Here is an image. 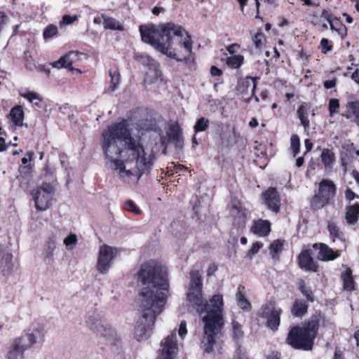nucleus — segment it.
Listing matches in <instances>:
<instances>
[{"instance_id":"53","label":"nucleus","mask_w":359,"mask_h":359,"mask_svg":"<svg viewBox=\"0 0 359 359\" xmlns=\"http://www.w3.org/2000/svg\"><path fill=\"white\" fill-rule=\"evenodd\" d=\"M299 288H300V290L302 292V293L308 299H311V291L308 289H306V287H305L304 285V281H302L299 284Z\"/></svg>"},{"instance_id":"62","label":"nucleus","mask_w":359,"mask_h":359,"mask_svg":"<svg viewBox=\"0 0 359 359\" xmlns=\"http://www.w3.org/2000/svg\"><path fill=\"white\" fill-rule=\"evenodd\" d=\"M36 69L39 72H44L45 74H46L47 75H49L50 71L49 69L46 68L45 66L43 65H39L38 67H36Z\"/></svg>"},{"instance_id":"18","label":"nucleus","mask_w":359,"mask_h":359,"mask_svg":"<svg viewBox=\"0 0 359 359\" xmlns=\"http://www.w3.org/2000/svg\"><path fill=\"white\" fill-rule=\"evenodd\" d=\"M13 255L10 252L8 247L0 244V272L3 275L8 274L13 269Z\"/></svg>"},{"instance_id":"25","label":"nucleus","mask_w":359,"mask_h":359,"mask_svg":"<svg viewBox=\"0 0 359 359\" xmlns=\"http://www.w3.org/2000/svg\"><path fill=\"white\" fill-rule=\"evenodd\" d=\"M327 230L333 242L339 241L341 244H344L345 241L344 233L334 222H328Z\"/></svg>"},{"instance_id":"5","label":"nucleus","mask_w":359,"mask_h":359,"mask_svg":"<svg viewBox=\"0 0 359 359\" xmlns=\"http://www.w3.org/2000/svg\"><path fill=\"white\" fill-rule=\"evenodd\" d=\"M318 328V318H312L311 320L304 323L302 326L292 327L288 333L287 342L297 349L311 350Z\"/></svg>"},{"instance_id":"44","label":"nucleus","mask_w":359,"mask_h":359,"mask_svg":"<svg viewBox=\"0 0 359 359\" xmlns=\"http://www.w3.org/2000/svg\"><path fill=\"white\" fill-rule=\"evenodd\" d=\"M231 324L233 337L237 339H241L243 336L241 325L236 320H233Z\"/></svg>"},{"instance_id":"50","label":"nucleus","mask_w":359,"mask_h":359,"mask_svg":"<svg viewBox=\"0 0 359 359\" xmlns=\"http://www.w3.org/2000/svg\"><path fill=\"white\" fill-rule=\"evenodd\" d=\"M262 247V244L261 243H259V242L255 243L252 245V248L248 251V256L251 257L252 255L257 253Z\"/></svg>"},{"instance_id":"48","label":"nucleus","mask_w":359,"mask_h":359,"mask_svg":"<svg viewBox=\"0 0 359 359\" xmlns=\"http://www.w3.org/2000/svg\"><path fill=\"white\" fill-rule=\"evenodd\" d=\"M178 334L182 339H184L187 334V323L185 320H182L178 329Z\"/></svg>"},{"instance_id":"8","label":"nucleus","mask_w":359,"mask_h":359,"mask_svg":"<svg viewBox=\"0 0 359 359\" xmlns=\"http://www.w3.org/2000/svg\"><path fill=\"white\" fill-rule=\"evenodd\" d=\"M45 334L43 325L39 322H33L18 338L31 348L37 342L43 340Z\"/></svg>"},{"instance_id":"54","label":"nucleus","mask_w":359,"mask_h":359,"mask_svg":"<svg viewBox=\"0 0 359 359\" xmlns=\"http://www.w3.org/2000/svg\"><path fill=\"white\" fill-rule=\"evenodd\" d=\"M256 79L257 78L256 77H248L245 80V83H247L248 85H250V83H252V89H251V92H252V94L254 95L255 93V88H256V86H257V84H256Z\"/></svg>"},{"instance_id":"52","label":"nucleus","mask_w":359,"mask_h":359,"mask_svg":"<svg viewBox=\"0 0 359 359\" xmlns=\"http://www.w3.org/2000/svg\"><path fill=\"white\" fill-rule=\"evenodd\" d=\"M329 41L327 39H323L320 41V46L322 48V52L325 53L331 50L332 46L329 44Z\"/></svg>"},{"instance_id":"57","label":"nucleus","mask_w":359,"mask_h":359,"mask_svg":"<svg viewBox=\"0 0 359 359\" xmlns=\"http://www.w3.org/2000/svg\"><path fill=\"white\" fill-rule=\"evenodd\" d=\"M239 48L240 46L238 43H233L229 45L226 49L230 53L233 54L236 53Z\"/></svg>"},{"instance_id":"1","label":"nucleus","mask_w":359,"mask_h":359,"mask_svg":"<svg viewBox=\"0 0 359 359\" xmlns=\"http://www.w3.org/2000/svg\"><path fill=\"white\" fill-rule=\"evenodd\" d=\"M102 147L106 164L117 172L120 179L136 183L143 175H148L156 159L153 149L144 147L134 138L126 120L113 123L104 130Z\"/></svg>"},{"instance_id":"15","label":"nucleus","mask_w":359,"mask_h":359,"mask_svg":"<svg viewBox=\"0 0 359 359\" xmlns=\"http://www.w3.org/2000/svg\"><path fill=\"white\" fill-rule=\"evenodd\" d=\"M30 349L18 337L11 342L6 353V359H25V352Z\"/></svg>"},{"instance_id":"36","label":"nucleus","mask_w":359,"mask_h":359,"mask_svg":"<svg viewBox=\"0 0 359 359\" xmlns=\"http://www.w3.org/2000/svg\"><path fill=\"white\" fill-rule=\"evenodd\" d=\"M298 117L301 121V123L304 127L305 130L309 128V121L308 119V111L304 106H300L297 110Z\"/></svg>"},{"instance_id":"19","label":"nucleus","mask_w":359,"mask_h":359,"mask_svg":"<svg viewBox=\"0 0 359 359\" xmlns=\"http://www.w3.org/2000/svg\"><path fill=\"white\" fill-rule=\"evenodd\" d=\"M231 215L233 218V224L238 228L245 226L247 220L246 210L239 201H233L231 208Z\"/></svg>"},{"instance_id":"29","label":"nucleus","mask_w":359,"mask_h":359,"mask_svg":"<svg viewBox=\"0 0 359 359\" xmlns=\"http://www.w3.org/2000/svg\"><path fill=\"white\" fill-rule=\"evenodd\" d=\"M11 117L13 123L15 126H22L23 125L24 111L21 106H16L11 111Z\"/></svg>"},{"instance_id":"23","label":"nucleus","mask_w":359,"mask_h":359,"mask_svg":"<svg viewBox=\"0 0 359 359\" xmlns=\"http://www.w3.org/2000/svg\"><path fill=\"white\" fill-rule=\"evenodd\" d=\"M251 231L258 236H266L271 231V224L268 220L258 219L254 222Z\"/></svg>"},{"instance_id":"46","label":"nucleus","mask_w":359,"mask_h":359,"mask_svg":"<svg viewBox=\"0 0 359 359\" xmlns=\"http://www.w3.org/2000/svg\"><path fill=\"white\" fill-rule=\"evenodd\" d=\"M125 209L128 211H130L134 212L136 215L140 214V210L139 208L135 204V203L130 200H128L125 203Z\"/></svg>"},{"instance_id":"60","label":"nucleus","mask_w":359,"mask_h":359,"mask_svg":"<svg viewBox=\"0 0 359 359\" xmlns=\"http://www.w3.org/2000/svg\"><path fill=\"white\" fill-rule=\"evenodd\" d=\"M32 155H33L32 152H27L26 154V156L22 158V163L24 165L27 164L29 161H31Z\"/></svg>"},{"instance_id":"37","label":"nucleus","mask_w":359,"mask_h":359,"mask_svg":"<svg viewBox=\"0 0 359 359\" xmlns=\"http://www.w3.org/2000/svg\"><path fill=\"white\" fill-rule=\"evenodd\" d=\"M243 62V56L241 55H235L228 57L226 64L234 69L238 68Z\"/></svg>"},{"instance_id":"58","label":"nucleus","mask_w":359,"mask_h":359,"mask_svg":"<svg viewBox=\"0 0 359 359\" xmlns=\"http://www.w3.org/2000/svg\"><path fill=\"white\" fill-rule=\"evenodd\" d=\"M210 73L212 76H220L222 74V70L215 66H212L210 69Z\"/></svg>"},{"instance_id":"34","label":"nucleus","mask_w":359,"mask_h":359,"mask_svg":"<svg viewBox=\"0 0 359 359\" xmlns=\"http://www.w3.org/2000/svg\"><path fill=\"white\" fill-rule=\"evenodd\" d=\"M330 27L332 30L336 31L339 35L344 36L346 34V27L341 24L340 20L334 17L331 22H330Z\"/></svg>"},{"instance_id":"6","label":"nucleus","mask_w":359,"mask_h":359,"mask_svg":"<svg viewBox=\"0 0 359 359\" xmlns=\"http://www.w3.org/2000/svg\"><path fill=\"white\" fill-rule=\"evenodd\" d=\"M54 192V187L52 184L43 182L32 190L30 194L35 203L36 208L39 211H45L51 205V200Z\"/></svg>"},{"instance_id":"26","label":"nucleus","mask_w":359,"mask_h":359,"mask_svg":"<svg viewBox=\"0 0 359 359\" xmlns=\"http://www.w3.org/2000/svg\"><path fill=\"white\" fill-rule=\"evenodd\" d=\"M344 289L346 291H353L355 290V281L353 280L352 270L346 267L345 271L341 273Z\"/></svg>"},{"instance_id":"59","label":"nucleus","mask_w":359,"mask_h":359,"mask_svg":"<svg viewBox=\"0 0 359 359\" xmlns=\"http://www.w3.org/2000/svg\"><path fill=\"white\" fill-rule=\"evenodd\" d=\"M304 144H305V147H306V152H305V154H306V153L309 152L312 149L313 143L309 139H306L304 141Z\"/></svg>"},{"instance_id":"38","label":"nucleus","mask_w":359,"mask_h":359,"mask_svg":"<svg viewBox=\"0 0 359 359\" xmlns=\"http://www.w3.org/2000/svg\"><path fill=\"white\" fill-rule=\"evenodd\" d=\"M109 76L111 77V84L109 86V89L111 91H114L118 86L120 82V73L117 69H111L109 71Z\"/></svg>"},{"instance_id":"39","label":"nucleus","mask_w":359,"mask_h":359,"mask_svg":"<svg viewBox=\"0 0 359 359\" xmlns=\"http://www.w3.org/2000/svg\"><path fill=\"white\" fill-rule=\"evenodd\" d=\"M290 149L295 157L300 151V140L297 135H292L290 138Z\"/></svg>"},{"instance_id":"35","label":"nucleus","mask_w":359,"mask_h":359,"mask_svg":"<svg viewBox=\"0 0 359 359\" xmlns=\"http://www.w3.org/2000/svg\"><path fill=\"white\" fill-rule=\"evenodd\" d=\"M78 243V238L75 233H69L63 240V244L67 250H72L76 248Z\"/></svg>"},{"instance_id":"63","label":"nucleus","mask_w":359,"mask_h":359,"mask_svg":"<svg viewBox=\"0 0 359 359\" xmlns=\"http://www.w3.org/2000/svg\"><path fill=\"white\" fill-rule=\"evenodd\" d=\"M7 145L5 143V140L4 138L0 137V151H3L6 150Z\"/></svg>"},{"instance_id":"31","label":"nucleus","mask_w":359,"mask_h":359,"mask_svg":"<svg viewBox=\"0 0 359 359\" xmlns=\"http://www.w3.org/2000/svg\"><path fill=\"white\" fill-rule=\"evenodd\" d=\"M307 308L308 305L305 302L297 300L292 309V313L295 316L302 317L306 313Z\"/></svg>"},{"instance_id":"30","label":"nucleus","mask_w":359,"mask_h":359,"mask_svg":"<svg viewBox=\"0 0 359 359\" xmlns=\"http://www.w3.org/2000/svg\"><path fill=\"white\" fill-rule=\"evenodd\" d=\"M20 95L21 97L27 99L29 102H32L36 106L40 107V102L42 101V98L37 93L23 90H20Z\"/></svg>"},{"instance_id":"4","label":"nucleus","mask_w":359,"mask_h":359,"mask_svg":"<svg viewBox=\"0 0 359 359\" xmlns=\"http://www.w3.org/2000/svg\"><path fill=\"white\" fill-rule=\"evenodd\" d=\"M190 279L187 299L198 313L205 312L203 317L205 325L202 344L205 352L210 353L213 350L215 336L224 325L223 297L220 294H215L209 302L205 301L202 297V280L199 271L192 270Z\"/></svg>"},{"instance_id":"28","label":"nucleus","mask_w":359,"mask_h":359,"mask_svg":"<svg viewBox=\"0 0 359 359\" xmlns=\"http://www.w3.org/2000/svg\"><path fill=\"white\" fill-rule=\"evenodd\" d=\"M359 218V204L348 205L346 207V219L348 224H353Z\"/></svg>"},{"instance_id":"64","label":"nucleus","mask_w":359,"mask_h":359,"mask_svg":"<svg viewBox=\"0 0 359 359\" xmlns=\"http://www.w3.org/2000/svg\"><path fill=\"white\" fill-rule=\"evenodd\" d=\"M353 177L359 185V172L354 170L353 172Z\"/></svg>"},{"instance_id":"56","label":"nucleus","mask_w":359,"mask_h":359,"mask_svg":"<svg viewBox=\"0 0 359 359\" xmlns=\"http://www.w3.org/2000/svg\"><path fill=\"white\" fill-rule=\"evenodd\" d=\"M320 17L327 20L328 23H330V22H331V20L334 18L331 13H330V12L326 10L323 11Z\"/></svg>"},{"instance_id":"42","label":"nucleus","mask_w":359,"mask_h":359,"mask_svg":"<svg viewBox=\"0 0 359 359\" xmlns=\"http://www.w3.org/2000/svg\"><path fill=\"white\" fill-rule=\"evenodd\" d=\"M209 126V121L204 118H200L194 126L196 133L205 131Z\"/></svg>"},{"instance_id":"3","label":"nucleus","mask_w":359,"mask_h":359,"mask_svg":"<svg viewBox=\"0 0 359 359\" xmlns=\"http://www.w3.org/2000/svg\"><path fill=\"white\" fill-rule=\"evenodd\" d=\"M142 40L167 56L191 65L194 61L192 40L189 34L172 22L139 27Z\"/></svg>"},{"instance_id":"12","label":"nucleus","mask_w":359,"mask_h":359,"mask_svg":"<svg viewBox=\"0 0 359 359\" xmlns=\"http://www.w3.org/2000/svg\"><path fill=\"white\" fill-rule=\"evenodd\" d=\"M281 313L280 309H276L273 304L270 303L260 309L259 315L262 318H267V326L270 329L276 330L280 324Z\"/></svg>"},{"instance_id":"45","label":"nucleus","mask_w":359,"mask_h":359,"mask_svg":"<svg viewBox=\"0 0 359 359\" xmlns=\"http://www.w3.org/2000/svg\"><path fill=\"white\" fill-rule=\"evenodd\" d=\"M253 42L256 48L261 49L264 45L263 34L260 32L257 33L254 36Z\"/></svg>"},{"instance_id":"24","label":"nucleus","mask_w":359,"mask_h":359,"mask_svg":"<svg viewBox=\"0 0 359 359\" xmlns=\"http://www.w3.org/2000/svg\"><path fill=\"white\" fill-rule=\"evenodd\" d=\"M322 163L326 171H331L335 162L334 152L329 149H324L320 155Z\"/></svg>"},{"instance_id":"32","label":"nucleus","mask_w":359,"mask_h":359,"mask_svg":"<svg viewBox=\"0 0 359 359\" xmlns=\"http://www.w3.org/2000/svg\"><path fill=\"white\" fill-rule=\"evenodd\" d=\"M103 26L104 29L123 31V27L118 21L113 18L103 16Z\"/></svg>"},{"instance_id":"21","label":"nucleus","mask_w":359,"mask_h":359,"mask_svg":"<svg viewBox=\"0 0 359 359\" xmlns=\"http://www.w3.org/2000/svg\"><path fill=\"white\" fill-rule=\"evenodd\" d=\"M341 115L347 119L353 121L359 126V100L347 102L344 106V111Z\"/></svg>"},{"instance_id":"11","label":"nucleus","mask_w":359,"mask_h":359,"mask_svg":"<svg viewBox=\"0 0 359 359\" xmlns=\"http://www.w3.org/2000/svg\"><path fill=\"white\" fill-rule=\"evenodd\" d=\"M135 60L144 66L148 67L149 69L146 73V79L148 82L153 83L161 77V72L159 70V65L148 55H135Z\"/></svg>"},{"instance_id":"20","label":"nucleus","mask_w":359,"mask_h":359,"mask_svg":"<svg viewBox=\"0 0 359 359\" xmlns=\"http://www.w3.org/2000/svg\"><path fill=\"white\" fill-rule=\"evenodd\" d=\"M298 264L301 269L307 271H317L318 266L313 262L310 251L307 249H303L298 257Z\"/></svg>"},{"instance_id":"61","label":"nucleus","mask_w":359,"mask_h":359,"mask_svg":"<svg viewBox=\"0 0 359 359\" xmlns=\"http://www.w3.org/2000/svg\"><path fill=\"white\" fill-rule=\"evenodd\" d=\"M352 79L359 84V69H357L351 75Z\"/></svg>"},{"instance_id":"49","label":"nucleus","mask_w":359,"mask_h":359,"mask_svg":"<svg viewBox=\"0 0 359 359\" xmlns=\"http://www.w3.org/2000/svg\"><path fill=\"white\" fill-rule=\"evenodd\" d=\"M234 359H249L246 355L245 350L242 347H238L236 354L234 355Z\"/></svg>"},{"instance_id":"22","label":"nucleus","mask_w":359,"mask_h":359,"mask_svg":"<svg viewBox=\"0 0 359 359\" xmlns=\"http://www.w3.org/2000/svg\"><path fill=\"white\" fill-rule=\"evenodd\" d=\"M313 247L314 248H318V258L323 261L334 260L340 255L341 252V250H339L334 251L331 248L325 243H316L313 244Z\"/></svg>"},{"instance_id":"14","label":"nucleus","mask_w":359,"mask_h":359,"mask_svg":"<svg viewBox=\"0 0 359 359\" xmlns=\"http://www.w3.org/2000/svg\"><path fill=\"white\" fill-rule=\"evenodd\" d=\"M175 332H172L161 342L160 355L158 359H174L178 352Z\"/></svg>"},{"instance_id":"55","label":"nucleus","mask_w":359,"mask_h":359,"mask_svg":"<svg viewBox=\"0 0 359 359\" xmlns=\"http://www.w3.org/2000/svg\"><path fill=\"white\" fill-rule=\"evenodd\" d=\"M337 84V79H333L332 80H327L324 82V87L326 89H330L334 88Z\"/></svg>"},{"instance_id":"41","label":"nucleus","mask_w":359,"mask_h":359,"mask_svg":"<svg viewBox=\"0 0 359 359\" xmlns=\"http://www.w3.org/2000/svg\"><path fill=\"white\" fill-rule=\"evenodd\" d=\"M283 248V243L277 240L274 241L270 245V253L273 259L278 258V253L281 251Z\"/></svg>"},{"instance_id":"17","label":"nucleus","mask_w":359,"mask_h":359,"mask_svg":"<svg viewBox=\"0 0 359 359\" xmlns=\"http://www.w3.org/2000/svg\"><path fill=\"white\" fill-rule=\"evenodd\" d=\"M262 198L270 210L276 213L279 212L280 198L276 189L269 188L262 194Z\"/></svg>"},{"instance_id":"2","label":"nucleus","mask_w":359,"mask_h":359,"mask_svg":"<svg viewBox=\"0 0 359 359\" xmlns=\"http://www.w3.org/2000/svg\"><path fill=\"white\" fill-rule=\"evenodd\" d=\"M138 280L143 286L138 298L142 314L137 322L134 335L137 341H144L150 335L156 318L166 303L168 269L161 262L151 259L141 266Z\"/></svg>"},{"instance_id":"9","label":"nucleus","mask_w":359,"mask_h":359,"mask_svg":"<svg viewBox=\"0 0 359 359\" xmlns=\"http://www.w3.org/2000/svg\"><path fill=\"white\" fill-rule=\"evenodd\" d=\"M86 325L97 334L107 338L114 337V330L112 327L104 321L98 312L88 313L86 320Z\"/></svg>"},{"instance_id":"40","label":"nucleus","mask_w":359,"mask_h":359,"mask_svg":"<svg viewBox=\"0 0 359 359\" xmlns=\"http://www.w3.org/2000/svg\"><path fill=\"white\" fill-rule=\"evenodd\" d=\"M339 101L337 98H331L329 100V111H330V116H332L334 114H339Z\"/></svg>"},{"instance_id":"7","label":"nucleus","mask_w":359,"mask_h":359,"mask_svg":"<svg viewBox=\"0 0 359 359\" xmlns=\"http://www.w3.org/2000/svg\"><path fill=\"white\" fill-rule=\"evenodd\" d=\"M336 191L337 187L334 182L330 180L323 179L319 184L318 195L315 196L313 199L314 207H323L335 196Z\"/></svg>"},{"instance_id":"33","label":"nucleus","mask_w":359,"mask_h":359,"mask_svg":"<svg viewBox=\"0 0 359 359\" xmlns=\"http://www.w3.org/2000/svg\"><path fill=\"white\" fill-rule=\"evenodd\" d=\"M241 290H243V287H241L240 286L238 287V291L236 295L238 305L241 309H242L243 310L249 311L250 309L251 304L249 302V301L245 297Z\"/></svg>"},{"instance_id":"51","label":"nucleus","mask_w":359,"mask_h":359,"mask_svg":"<svg viewBox=\"0 0 359 359\" xmlns=\"http://www.w3.org/2000/svg\"><path fill=\"white\" fill-rule=\"evenodd\" d=\"M345 198L351 201L355 198H358L359 196L356 195L350 188H347L345 191Z\"/></svg>"},{"instance_id":"47","label":"nucleus","mask_w":359,"mask_h":359,"mask_svg":"<svg viewBox=\"0 0 359 359\" xmlns=\"http://www.w3.org/2000/svg\"><path fill=\"white\" fill-rule=\"evenodd\" d=\"M78 17L76 15H65L62 17V20L60 22V27H62L63 25H68L74 23L76 20H77Z\"/></svg>"},{"instance_id":"27","label":"nucleus","mask_w":359,"mask_h":359,"mask_svg":"<svg viewBox=\"0 0 359 359\" xmlns=\"http://www.w3.org/2000/svg\"><path fill=\"white\" fill-rule=\"evenodd\" d=\"M57 236L52 233L49 236L48 241L43 247V255L46 257H52L56 249Z\"/></svg>"},{"instance_id":"43","label":"nucleus","mask_w":359,"mask_h":359,"mask_svg":"<svg viewBox=\"0 0 359 359\" xmlns=\"http://www.w3.org/2000/svg\"><path fill=\"white\" fill-rule=\"evenodd\" d=\"M58 32V29L57 26L54 25H48L43 30V37L44 39H50L55 36Z\"/></svg>"},{"instance_id":"10","label":"nucleus","mask_w":359,"mask_h":359,"mask_svg":"<svg viewBox=\"0 0 359 359\" xmlns=\"http://www.w3.org/2000/svg\"><path fill=\"white\" fill-rule=\"evenodd\" d=\"M117 250L111 246L103 245L100 248L96 268L100 273L108 272Z\"/></svg>"},{"instance_id":"16","label":"nucleus","mask_w":359,"mask_h":359,"mask_svg":"<svg viewBox=\"0 0 359 359\" xmlns=\"http://www.w3.org/2000/svg\"><path fill=\"white\" fill-rule=\"evenodd\" d=\"M79 52L78 51H69L63 57H60L58 60L52 62L51 65L54 68H66L70 72L76 71L79 73H81L79 69H74L72 67L73 63L79 60Z\"/></svg>"},{"instance_id":"13","label":"nucleus","mask_w":359,"mask_h":359,"mask_svg":"<svg viewBox=\"0 0 359 359\" xmlns=\"http://www.w3.org/2000/svg\"><path fill=\"white\" fill-rule=\"evenodd\" d=\"M161 144L167 146L169 142H173L177 149L184 147L182 131L177 123L170 124L166 131V136L161 137Z\"/></svg>"}]
</instances>
